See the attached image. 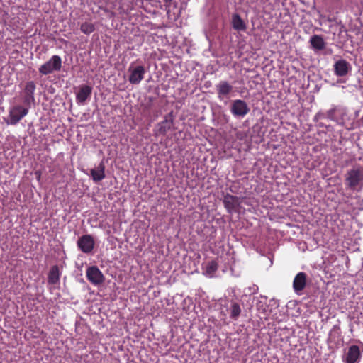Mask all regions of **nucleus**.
I'll return each mask as SVG.
<instances>
[{
  "instance_id": "5",
  "label": "nucleus",
  "mask_w": 363,
  "mask_h": 363,
  "mask_svg": "<svg viewBox=\"0 0 363 363\" xmlns=\"http://www.w3.org/2000/svg\"><path fill=\"white\" fill-rule=\"evenodd\" d=\"M327 118L343 125L345 121L348 119L347 111L344 107L335 106L327 111Z\"/></svg>"
},
{
  "instance_id": "24",
  "label": "nucleus",
  "mask_w": 363,
  "mask_h": 363,
  "mask_svg": "<svg viewBox=\"0 0 363 363\" xmlns=\"http://www.w3.org/2000/svg\"><path fill=\"white\" fill-rule=\"evenodd\" d=\"M256 308L257 310L264 315L267 314V306L264 301H262V300H259L256 303Z\"/></svg>"
},
{
  "instance_id": "18",
  "label": "nucleus",
  "mask_w": 363,
  "mask_h": 363,
  "mask_svg": "<svg viewBox=\"0 0 363 363\" xmlns=\"http://www.w3.org/2000/svg\"><path fill=\"white\" fill-rule=\"evenodd\" d=\"M228 311L229 312L230 318L234 320H237L242 312L240 304L236 301H230Z\"/></svg>"
},
{
  "instance_id": "3",
  "label": "nucleus",
  "mask_w": 363,
  "mask_h": 363,
  "mask_svg": "<svg viewBox=\"0 0 363 363\" xmlns=\"http://www.w3.org/2000/svg\"><path fill=\"white\" fill-rule=\"evenodd\" d=\"M61 68L62 59L59 55H55L40 67L39 72L43 75H48L54 72L60 71Z\"/></svg>"
},
{
  "instance_id": "8",
  "label": "nucleus",
  "mask_w": 363,
  "mask_h": 363,
  "mask_svg": "<svg viewBox=\"0 0 363 363\" xmlns=\"http://www.w3.org/2000/svg\"><path fill=\"white\" fill-rule=\"evenodd\" d=\"M77 244L82 252L89 254L94 247L95 242L91 235L86 234L81 236L78 239Z\"/></svg>"
},
{
  "instance_id": "23",
  "label": "nucleus",
  "mask_w": 363,
  "mask_h": 363,
  "mask_svg": "<svg viewBox=\"0 0 363 363\" xmlns=\"http://www.w3.org/2000/svg\"><path fill=\"white\" fill-rule=\"evenodd\" d=\"M94 26L92 23L87 22L83 23L80 27L81 31L86 35H89L91 33H92L94 30Z\"/></svg>"
},
{
  "instance_id": "27",
  "label": "nucleus",
  "mask_w": 363,
  "mask_h": 363,
  "mask_svg": "<svg viewBox=\"0 0 363 363\" xmlns=\"http://www.w3.org/2000/svg\"><path fill=\"white\" fill-rule=\"evenodd\" d=\"M35 175H36V178L38 180H39L40 179V176H41V174L40 172H35Z\"/></svg>"
},
{
  "instance_id": "13",
  "label": "nucleus",
  "mask_w": 363,
  "mask_h": 363,
  "mask_svg": "<svg viewBox=\"0 0 363 363\" xmlns=\"http://www.w3.org/2000/svg\"><path fill=\"white\" fill-rule=\"evenodd\" d=\"M307 281V275L305 272H298L294 277L293 289L296 294H301L305 289Z\"/></svg>"
},
{
  "instance_id": "2",
  "label": "nucleus",
  "mask_w": 363,
  "mask_h": 363,
  "mask_svg": "<svg viewBox=\"0 0 363 363\" xmlns=\"http://www.w3.org/2000/svg\"><path fill=\"white\" fill-rule=\"evenodd\" d=\"M139 60L130 63L128 69V81L132 84H138L144 79L145 69L143 65H138Z\"/></svg>"
},
{
  "instance_id": "9",
  "label": "nucleus",
  "mask_w": 363,
  "mask_h": 363,
  "mask_svg": "<svg viewBox=\"0 0 363 363\" xmlns=\"http://www.w3.org/2000/svg\"><path fill=\"white\" fill-rule=\"evenodd\" d=\"M218 99L220 101L228 98L233 92V85L226 80H221L216 85Z\"/></svg>"
},
{
  "instance_id": "11",
  "label": "nucleus",
  "mask_w": 363,
  "mask_h": 363,
  "mask_svg": "<svg viewBox=\"0 0 363 363\" xmlns=\"http://www.w3.org/2000/svg\"><path fill=\"white\" fill-rule=\"evenodd\" d=\"M36 86L34 82L30 81L26 84L23 91V104L30 107L35 102L34 93Z\"/></svg>"
},
{
  "instance_id": "20",
  "label": "nucleus",
  "mask_w": 363,
  "mask_h": 363,
  "mask_svg": "<svg viewBox=\"0 0 363 363\" xmlns=\"http://www.w3.org/2000/svg\"><path fill=\"white\" fill-rule=\"evenodd\" d=\"M60 273L57 265L52 266L50 269L48 277V282L50 284H57L60 282Z\"/></svg>"
},
{
  "instance_id": "6",
  "label": "nucleus",
  "mask_w": 363,
  "mask_h": 363,
  "mask_svg": "<svg viewBox=\"0 0 363 363\" xmlns=\"http://www.w3.org/2000/svg\"><path fill=\"white\" fill-rule=\"evenodd\" d=\"M348 186L352 189L362 186L363 172L360 169H352L347 173L346 179Z\"/></svg>"
},
{
  "instance_id": "17",
  "label": "nucleus",
  "mask_w": 363,
  "mask_h": 363,
  "mask_svg": "<svg viewBox=\"0 0 363 363\" xmlns=\"http://www.w3.org/2000/svg\"><path fill=\"white\" fill-rule=\"evenodd\" d=\"M309 43L314 50H322L325 48L326 43L321 35H313L311 37Z\"/></svg>"
},
{
  "instance_id": "26",
  "label": "nucleus",
  "mask_w": 363,
  "mask_h": 363,
  "mask_svg": "<svg viewBox=\"0 0 363 363\" xmlns=\"http://www.w3.org/2000/svg\"><path fill=\"white\" fill-rule=\"evenodd\" d=\"M166 7H169L172 0H163Z\"/></svg>"
},
{
  "instance_id": "21",
  "label": "nucleus",
  "mask_w": 363,
  "mask_h": 363,
  "mask_svg": "<svg viewBox=\"0 0 363 363\" xmlns=\"http://www.w3.org/2000/svg\"><path fill=\"white\" fill-rule=\"evenodd\" d=\"M173 121L165 118L164 121L158 123L157 133L160 135H165L171 129Z\"/></svg>"
},
{
  "instance_id": "15",
  "label": "nucleus",
  "mask_w": 363,
  "mask_h": 363,
  "mask_svg": "<svg viewBox=\"0 0 363 363\" xmlns=\"http://www.w3.org/2000/svg\"><path fill=\"white\" fill-rule=\"evenodd\" d=\"M350 69V63L345 60H339L334 65L335 74L338 77L345 76Z\"/></svg>"
},
{
  "instance_id": "14",
  "label": "nucleus",
  "mask_w": 363,
  "mask_h": 363,
  "mask_svg": "<svg viewBox=\"0 0 363 363\" xmlns=\"http://www.w3.org/2000/svg\"><path fill=\"white\" fill-rule=\"evenodd\" d=\"M223 205L229 213H232L240 206V199L235 196L227 194L223 200Z\"/></svg>"
},
{
  "instance_id": "4",
  "label": "nucleus",
  "mask_w": 363,
  "mask_h": 363,
  "mask_svg": "<svg viewBox=\"0 0 363 363\" xmlns=\"http://www.w3.org/2000/svg\"><path fill=\"white\" fill-rule=\"evenodd\" d=\"M230 110L234 117L243 118L249 113L250 108L244 100L235 99L232 101Z\"/></svg>"
},
{
  "instance_id": "1",
  "label": "nucleus",
  "mask_w": 363,
  "mask_h": 363,
  "mask_svg": "<svg viewBox=\"0 0 363 363\" xmlns=\"http://www.w3.org/2000/svg\"><path fill=\"white\" fill-rule=\"evenodd\" d=\"M30 107L26 105L16 104L9 107V115L4 118V121L7 125H16L22 120L29 112Z\"/></svg>"
},
{
  "instance_id": "7",
  "label": "nucleus",
  "mask_w": 363,
  "mask_h": 363,
  "mask_svg": "<svg viewBox=\"0 0 363 363\" xmlns=\"http://www.w3.org/2000/svg\"><path fill=\"white\" fill-rule=\"evenodd\" d=\"M86 274L87 279L95 286L101 284L105 280V277L96 266L88 267Z\"/></svg>"
},
{
  "instance_id": "12",
  "label": "nucleus",
  "mask_w": 363,
  "mask_h": 363,
  "mask_svg": "<svg viewBox=\"0 0 363 363\" xmlns=\"http://www.w3.org/2000/svg\"><path fill=\"white\" fill-rule=\"evenodd\" d=\"M92 88L89 85H82L76 94V101L79 105H84L91 96Z\"/></svg>"
},
{
  "instance_id": "25",
  "label": "nucleus",
  "mask_w": 363,
  "mask_h": 363,
  "mask_svg": "<svg viewBox=\"0 0 363 363\" xmlns=\"http://www.w3.org/2000/svg\"><path fill=\"white\" fill-rule=\"evenodd\" d=\"M323 119H328L327 118V111L326 112L319 111L314 116L315 121H318L320 120H323Z\"/></svg>"
},
{
  "instance_id": "10",
  "label": "nucleus",
  "mask_w": 363,
  "mask_h": 363,
  "mask_svg": "<svg viewBox=\"0 0 363 363\" xmlns=\"http://www.w3.org/2000/svg\"><path fill=\"white\" fill-rule=\"evenodd\" d=\"M362 357V352L357 345H351L342 357L345 363H359Z\"/></svg>"
},
{
  "instance_id": "19",
  "label": "nucleus",
  "mask_w": 363,
  "mask_h": 363,
  "mask_svg": "<svg viewBox=\"0 0 363 363\" xmlns=\"http://www.w3.org/2000/svg\"><path fill=\"white\" fill-rule=\"evenodd\" d=\"M231 23L233 29L238 32L245 31L247 29L246 23L238 13H234L233 15Z\"/></svg>"
},
{
  "instance_id": "22",
  "label": "nucleus",
  "mask_w": 363,
  "mask_h": 363,
  "mask_svg": "<svg viewBox=\"0 0 363 363\" xmlns=\"http://www.w3.org/2000/svg\"><path fill=\"white\" fill-rule=\"evenodd\" d=\"M218 263L215 260H212L207 263L203 274L206 277L211 278L213 277L214 273L218 270Z\"/></svg>"
},
{
  "instance_id": "16",
  "label": "nucleus",
  "mask_w": 363,
  "mask_h": 363,
  "mask_svg": "<svg viewBox=\"0 0 363 363\" xmlns=\"http://www.w3.org/2000/svg\"><path fill=\"white\" fill-rule=\"evenodd\" d=\"M90 175L95 183H98L105 178V165L103 162L90 170Z\"/></svg>"
}]
</instances>
